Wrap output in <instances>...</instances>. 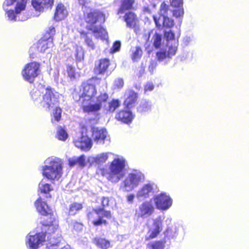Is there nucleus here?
Listing matches in <instances>:
<instances>
[{
	"label": "nucleus",
	"instance_id": "1",
	"mask_svg": "<svg viewBox=\"0 0 249 249\" xmlns=\"http://www.w3.org/2000/svg\"><path fill=\"white\" fill-rule=\"evenodd\" d=\"M31 96L35 104L40 105L44 110L49 111L57 105L60 94L51 87L40 85L31 91Z\"/></svg>",
	"mask_w": 249,
	"mask_h": 249
},
{
	"label": "nucleus",
	"instance_id": "2",
	"mask_svg": "<svg viewBox=\"0 0 249 249\" xmlns=\"http://www.w3.org/2000/svg\"><path fill=\"white\" fill-rule=\"evenodd\" d=\"M159 17H153L154 20L157 28L164 27L170 29L174 25V21L172 17L176 18H182L184 15V9L180 8L173 11L170 6L163 2L160 7Z\"/></svg>",
	"mask_w": 249,
	"mask_h": 249
},
{
	"label": "nucleus",
	"instance_id": "3",
	"mask_svg": "<svg viewBox=\"0 0 249 249\" xmlns=\"http://www.w3.org/2000/svg\"><path fill=\"white\" fill-rule=\"evenodd\" d=\"M63 161L56 157L47 158L41 167L42 175L52 181H58L63 174Z\"/></svg>",
	"mask_w": 249,
	"mask_h": 249
},
{
	"label": "nucleus",
	"instance_id": "4",
	"mask_svg": "<svg viewBox=\"0 0 249 249\" xmlns=\"http://www.w3.org/2000/svg\"><path fill=\"white\" fill-rule=\"evenodd\" d=\"M125 162L124 157L117 156L110 163L108 171L104 169H101L102 175L111 182H118L124 175Z\"/></svg>",
	"mask_w": 249,
	"mask_h": 249
},
{
	"label": "nucleus",
	"instance_id": "5",
	"mask_svg": "<svg viewBox=\"0 0 249 249\" xmlns=\"http://www.w3.org/2000/svg\"><path fill=\"white\" fill-rule=\"evenodd\" d=\"M49 221H43L42 222V232L44 231L46 237L47 236L48 243L47 247L48 249H56L59 243V230L58 224L55 220V215L49 217Z\"/></svg>",
	"mask_w": 249,
	"mask_h": 249
},
{
	"label": "nucleus",
	"instance_id": "6",
	"mask_svg": "<svg viewBox=\"0 0 249 249\" xmlns=\"http://www.w3.org/2000/svg\"><path fill=\"white\" fill-rule=\"evenodd\" d=\"M144 175L140 170H134L125 177L120 185V190L123 192H129L137 188L144 180Z\"/></svg>",
	"mask_w": 249,
	"mask_h": 249
},
{
	"label": "nucleus",
	"instance_id": "7",
	"mask_svg": "<svg viewBox=\"0 0 249 249\" xmlns=\"http://www.w3.org/2000/svg\"><path fill=\"white\" fill-rule=\"evenodd\" d=\"M85 20L87 23L90 24V30L93 31L96 37H100L102 39H105L107 36L106 30L101 26L94 25L97 21H105V15L102 13L96 10L90 11L88 13Z\"/></svg>",
	"mask_w": 249,
	"mask_h": 249
},
{
	"label": "nucleus",
	"instance_id": "8",
	"mask_svg": "<svg viewBox=\"0 0 249 249\" xmlns=\"http://www.w3.org/2000/svg\"><path fill=\"white\" fill-rule=\"evenodd\" d=\"M55 30L54 27L51 26L47 30L46 35L43 38L40 39L37 43L36 46L32 47L30 50V56L34 58L36 55L34 52L37 50L38 52L43 53L46 52L49 53L50 49L53 46V36L55 34Z\"/></svg>",
	"mask_w": 249,
	"mask_h": 249
},
{
	"label": "nucleus",
	"instance_id": "9",
	"mask_svg": "<svg viewBox=\"0 0 249 249\" xmlns=\"http://www.w3.org/2000/svg\"><path fill=\"white\" fill-rule=\"evenodd\" d=\"M98 80L97 78L93 77L82 84V93L79 99V100H82V104L85 101L88 104L89 102L93 101L94 96L96 93L95 83Z\"/></svg>",
	"mask_w": 249,
	"mask_h": 249
},
{
	"label": "nucleus",
	"instance_id": "10",
	"mask_svg": "<svg viewBox=\"0 0 249 249\" xmlns=\"http://www.w3.org/2000/svg\"><path fill=\"white\" fill-rule=\"evenodd\" d=\"M111 217L110 211H105L103 209L93 210L88 213L89 219L91 221L94 226H99L102 224H106L107 222L104 218L109 219Z\"/></svg>",
	"mask_w": 249,
	"mask_h": 249
},
{
	"label": "nucleus",
	"instance_id": "11",
	"mask_svg": "<svg viewBox=\"0 0 249 249\" xmlns=\"http://www.w3.org/2000/svg\"><path fill=\"white\" fill-rule=\"evenodd\" d=\"M40 72L39 63H27L21 71L23 79L33 83Z\"/></svg>",
	"mask_w": 249,
	"mask_h": 249
},
{
	"label": "nucleus",
	"instance_id": "12",
	"mask_svg": "<svg viewBox=\"0 0 249 249\" xmlns=\"http://www.w3.org/2000/svg\"><path fill=\"white\" fill-rule=\"evenodd\" d=\"M21 0H5L3 4V8L6 12L8 19L12 21H17V15L19 14L22 11L24 10L25 7L21 9L19 7L17 8L18 3L20 2Z\"/></svg>",
	"mask_w": 249,
	"mask_h": 249
},
{
	"label": "nucleus",
	"instance_id": "13",
	"mask_svg": "<svg viewBox=\"0 0 249 249\" xmlns=\"http://www.w3.org/2000/svg\"><path fill=\"white\" fill-rule=\"evenodd\" d=\"M153 200L156 208L162 211H166L172 205L173 199L169 194L162 192L155 195Z\"/></svg>",
	"mask_w": 249,
	"mask_h": 249
},
{
	"label": "nucleus",
	"instance_id": "14",
	"mask_svg": "<svg viewBox=\"0 0 249 249\" xmlns=\"http://www.w3.org/2000/svg\"><path fill=\"white\" fill-rule=\"evenodd\" d=\"M108 98V95L106 93H101L96 98V102L94 104L89 102L88 104L87 102H83L82 105L83 110L84 112H89L92 111H97L99 110L103 104L106 102Z\"/></svg>",
	"mask_w": 249,
	"mask_h": 249
},
{
	"label": "nucleus",
	"instance_id": "15",
	"mask_svg": "<svg viewBox=\"0 0 249 249\" xmlns=\"http://www.w3.org/2000/svg\"><path fill=\"white\" fill-rule=\"evenodd\" d=\"M27 0H21V1L18 3L17 8L18 9L20 7L23 9L26 6ZM54 0H32V5L36 11L41 12L44 9L52 8L53 5Z\"/></svg>",
	"mask_w": 249,
	"mask_h": 249
},
{
	"label": "nucleus",
	"instance_id": "16",
	"mask_svg": "<svg viewBox=\"0 0 249 249\" xmlns=\"http://www.w3.org/2000/svg\"><path fill=\"white\" fill-rule=\"evenodd\" d=\"M46 241V235L44 232L34 234L31 232L26 236V245L32 249H37L40 245Z\"/></svg>",
	"mask_w": 249,
	"mask_h": 249
},
{
	"label": "nucleus",
	"instance_id": "17",
	"mask_svg": "<svg viewBox=\"0 0 249 249\" xmlns=\"http://www.w3.org/2000/svg\"><path fill=\"white\" fill-rule=\"evenodd\" d=\"M156 185L153 182L145 183L137 192L136 197L140 201H143L150 198L154 193Z\"/></svg>",
	"mask_w": 249,
	"mask_h": 249
},
{
	"label": "nucleus",
	"instance_id": "18",
	"mask_svg": "<svg viewBox=\"0 0 249 249\" xmlns=\"http://www.w3.org/2000/svg\"><path fill=\"white\" fill-rule=\"evenodd\" d=\"M154 211L155 207L152 202L145 201L139 205L136 214L138 217L144 219L150 216Z\"/></svg>",
	"mask_w": 249,
	"mask_h": 249
},
{
	"label": "nucleus",
	"instance_id": "19",
	"mask_svg": "<svg viewBox=\"0 0 249 249\" xmlns=\"http://www.w3.org/2000/svg\"><path fill=\"white\" fill-rule=\"evenodd\" d=\"M73 143L76 147L84 151H89L92 146V142L90 138L83 133L80 136L74 139Z\"/></svg>",
	"mask_w": 249,
	"mask_h": 249
},
{
	"label": "nucleus",
	"instance_id": "20",
	"mask_svg": "<svg viewBox=\"0 0 249 249\" xmlns=\"http://www.w3.org/2000/svg\"><path fill=\"white\" fill-rule=\"evenodd\" d=\"M113 155V154L111 152H103L95 156L89 157L88 160L90 164H95L101 170L102 169V167L106 162L108 159Z\"/></svg>",
	"mask_w": 249,
	"mask_h": 249
},
{
	"label": "nucleus",
	"instance_id": "21",
	"mask_svg": "<svg viewBox=\"0 0 249 249\" xmlns=\"http://www.w3.org/2000/svg\"><path fill=\"white\" fill-rule=\"evenodd\" d=\"M43 199V196L40 195L39 198L35 203V207L38 212L42 215L47 216L49 217H51V216L55 215L52 210Z\"/></svg>",
	"mask_w": 249,
	"mask_h": 249
},
{
	"label": "nucleus",
	"instance_id": "22",
	"mask_svg": "<svg viewBox=\"0 0 249 249\" xmlns=\"http://www.w3.org/2000/svg\"><path fill=\"white\" fill-rule=\"evenodd\" d=\"M162 230V221L160 217L154 220L153 224L150 228L146 236V239L155 238Z\"/></svg>",
	"mask_w": 249,
	"mask_h": 249
},
{
	"label": "nucleus",
	"instance_id": "23",
	"mask_svg": "<svg viewBox=\"0 0 249 249\" xmlns=\"http://www.w3.org/2000/svg\"><path fill=\"white\" fill-rule=\"evenodd\" d=\"M107 134V132L104 128L94 127L92 129V138L97 144H104Z\"/></svg>",
	"mask_w": 249,
	"mask_h": 249
},
{
	"label": "nucleus",
	"instance_id": "24",
	"mask_svg": "<svg viewBox=\"0 0 249 249\" xmlns=\"http://www.w3.org/2000/svg\"><path fill=\"white\" fill-rule=\"evenodd\" d=\"M116 119L125 124L130 123L134 118V115L128 108L120 111L116 115Z\"/></svg>",
	"mask_w": 249,
	"mask_h": 249
},
{
	"label": "nucleus",
	"instance_id": "25",
	"mask_svg": "<svg viewBox=\"0 0 249 249\" xmlns=\"http://www.w3.org/2000/svg\"><path fill=\"white\" fill-rule=\"evenodd\" d=\"M124 19L126 22V27L129 28L136 27L138 18L136 15L131 11L126 12L124 16Z\"/></svg>",
	"mask_w": 249,
	"mask_h": 249
},
{
	"label": "nucleus",
	"instance_id": "26",
	"mask_svg": "<svg viewBox=\"0 0 249 249\" xmlns=\"http://www.w3.org/2000/svg\"><path fill=\"white\" fill-rule=\"evenodd\" d=\"M126 99L124 101V105L127 108L132 107L137 100V94L134 91L129 90L126 91Z\"/></svg>",
	"mask_w": 249,
	"mask_h": 249
},
{
	"label": "nucleus",
	"instance_id": "27",
	"mask_svg": "<svg viewBox=\"0 0 249 249\" xmlns=\"http://www.w3.org/2000/svg\"><path fill=\"white\" fill-rule=\"evenodd\" d=\"M111 63H96L94 68V72L96 74H104L105 72L110 73L116 67L115 63H112L113 66L109 71L108 69Z\"/></svg>",
	"mask_w": 249,
	"mask_h": 249
},
{
	"label": "nucleus",
	"instance_id": "28",
	"mask_svg": "<svg viewBox=\"0 0 249 249\" xmlns=\"http://www.w3.org/2000/svg\"><path fill=\"white\" fill-rule=\"evenodd\" d=\"M68 15V12L62 3L58 4L56 6L54 15L56 21H60L65 18Z\"/></svg>",
	"mask_w": 249,
	"mask_h": 249
},
{
	"label": "nucleus",
	"instance_id": "29",
	"mask_svg": "<svg viewBox=\"0 0 249 249\" xmlns=\"http://www.w3.org/2000/svg\"><path fill=\"white\" fill-rule=\"evenodd\" d=\"M152 107L151 102L146 100H142L139 103L137 109L138 112L143 113L150 111Z\"/></svg>",
	"mask_w": 249,
	"mask_h": 249
},
{
	"label": "nucleus",
	"instance_id": "30",
	"mask_svg": "<svg viewBox=\"0 0 249 249\" xmlns=\"http://www.w3.org/2000/svg\"><path fill=\"white\" fill-rule=\"evenodd\" d=\"M52 190L51 185L47 183H45L43 180L41 181L38 185V191L40 193L39 196L44 197V195H45L46 197L50 196L49 192Z\"/></svg>",
	"mask_w": 249,
	"mask_h": 249
},
{
	"label": "nucleus",
	"instance_id": "31",
	"mask_svg": "<svg viewBox=\"0 0 249 249\" xmlns=\"http://www.w3.org/2000/svg\"><path fill=\"white\" fill-rule=\"evenodd\" d=\"M85 156L81 155L79 157H73L69 159V164L70 166H73L78 165L80 166L84 167L85 165Z\"/></svg>",
	"mask_w": 249,
	"mask_h": 249
},
{
	"label": "nucleus",
	"instance_id": "32",
	"mask_svg": "<svg viewBox=\"0 0 249 249\" xmlns=\"http://www.w3.org/2000/svg\"><path fill=\"white\" fill-rule=\"evenodd\" d=\"M134 3V0H123L121 6L118 10V14H123L126 11L132 9Z\"/></svg>",
	"mask_w": 249,
	"mask_h": 249
},
{
	"label": "nucleus",
	"instance_id": "33",
	"mask_svg": "<svg viewBox=\"0 0 249 249\" xmlns=\"http://www.w3.org/2000/svg\"><path fill=\"white\" fill-rule=\"evenodd\" d=\"M120 106V102L118 99H113L105 105L104 107L107 112H113Z\"/></svg>",
	"mask_w": 249,
	"mask_h": 249
},
{
	"label": "nucleus",
	"instance_id": "34",
	"mask_svg": "<svg viewBox=\"0 0 249 249\" xmlns=\"http://www.w3.org/2000/svg\"><path fill=\"white\" fill-rule=\"evenodd\" d=\"M178 229L176 226L169 227L165 232V235L169 239L176 238L178 234Z\"/></svg>",
	"mask_w": 249,
	"mask_h": 249
},
{
	"label": "nucleus",
	"instance_id": "35",
	"mask_svg": "<svg viewBox=\"0 0 249 249\" xmlns=\"http://www.w3.org/2000/svg\"><path fill=\"white\" fill-rule=\"evenodd\" d=\"M162 39V35L156 32L154 34L152 38L151 41L155 48L159 49L160 47Z\"/></svg>",
	"mask_w": 249,
	"mask_h": 249
},
{
	"label": "nucleus",
	"instance_id": "36",
	"mask_svg": "<svg viewBox=\"0 0 249 249\" xmlns=\"http://www.w3.org/2000/svg\"><path fill=\"white\" fill-rule=\"evenodd\" d=\"M95 244L102 249H107L110 246V242L104 238H96L94 240Z\"/></svg>",
	"mask_w": 249,
	"mask_h": 249
},
{
	"label": "nucleus",
	"instance_id": "37",
	"mask_svg": "<svg viewBox=\"0 0 249 249\" xmlns=\"http://www.w3.org/2000/svg\"><path fill=\"white\" fill-rule=\"evenodd\" d=\"M167 48L168 51H167V53L168 57L170 58L176 54L177 50V45L175 41H174L173 44L172 42H170V41H168Z\"/></svg>",
	"mask_w": 249,
	"mask_h": 249
},
{
	"label": "nucleus",
	"instance_id": "38",
	"mask_svg": "<svg viewBox=\"0 0 249 249\" xmlns=\"http://www.w3.org/2000/svg\"><path fill=\"white\" fill-rule=\"evenodd\" d=\"M75 66H77V63L69 64L67 68V72L68 76L71 78V80L74 79L76 75Z\"/></svg>",
	"mask_w": 249,
	"mask_h": 249
},
{
	"label": "nucleus",
	"instance_id": "39",
	"mask_svg": "<svg viewBox=\"0 0 249 249\" xmlns=\"http://www.w3.org/2000/svg\"><path fill=\"white\" fill-rule=\"evenodd\" d=\"M83 208L82 204L81 203L74 202L72 203L70 206L69 208V214L75 215L77 212L81 210Z\"/></svg>",
	"mask_w": 249,
	"mask_h": 249
},
{
	"label": "nucleus",
	"instance_id": "40",
	"mask_svg": "<svg viewBox=\"0 0 249 249\" xmlns=\"http://www.w3.org/2000/svg\"><path fill=\"white\" fill-rule=\"evenodd\" d=\"M148 249H163L164 243L162 241H156L147 245Z\"/></svg>",
	"mask_w": 249,
	"mask_h": 249
},
{
	"label": "nucleus",
	"instance_id": "41",
	"mask_svg": "<svg viewBox=\"0 0 249 249\" xmlns=\"http://www.w3.org/2000/svg\"><path fill=\"white\" fill-rule=\"evenodd\" d=\"M84 40L89 50H94L95 49V44L92 41L91 37L89 36V35L86 34L84 36Z\"/></svg>",
	"mask_w": 249,
	"mask_h": 249
},
{
	"label": "nucleus",
	"instance_id": "42",
	"mask_svg": "<svg viewBox=\"0 0 249 249\" xmlns=\"http://www.w3.org/2000/svg\"><path fill=\"white\" fill-rule=\"evenodd\" d=\"M57 137L59 140L64 141L68 137V134L61 127H59L57 131Z\"/></svg>",
	"mask_w": 249,
	"mask_h": 249
},
{
	"label": "nucleus",
	"instance_id": "43",
	"mask_svg": "<svg viewBox=\"0 0 249 249\" xmlns=\"http://www.w3.org/2000/svg\"><path fill=\"white\" fill-rule=\"evenodd\" d=\"M171 5L175 9H171L173 11L177 10L180 8L183 9L182 7L183 0H170Z\"/></svg>",
	"mask_w": 249,
	"mask_h": 249
},
{
	"label": "nucleus",
	"instance_id": "44",
	"mask_svg": "<svg viewBox=\"0 0 249 249\" xmlns=\"http://www.w3.org/2000/svg\"><path fill=\"white\" fill-rule=\"evenodd\" d=\"M156 57L158 61H163L165 58L168 57L167 50L161 49L156 53Z\"/></svg>",
	"mask_w": 249,
	"mask_h": 249
},
{
	"label": "nucleus",
	"instance_id": "45",
	"mask_svg": "<svg viewBox=\"0 0 249 249\" xmlns=\"http://www.w3.org/2000/svg\"><path fill=\"white\" fill-rule=\"evenodd\" d=\"M142 54V51L140 46H137L135 50L133 52L132 59L133 61L136 60L140 58Z\"/></svg>",
	"mask_w": 249,
	"mask_h": 249
},
{
	"label": "nucleus",
	"instance_id": "46",
	"mask_svg": "<svg viewBox=\"0 0 249 249\" xmlns=\"http://www.w3.org/2000/svg\"><path fill=\"white\" fill-rule=\"evenodd\" d=\"M175 34L171 30V29H169V31L165 30L164 31V36L166 38L168 41H170L169 40H171V41L170 42H174L175 40H173L175 38Z\"/></svg>",
	"mask_w": 249,
	"mask_h": 249
},
{
	"label": "nucleus",
	"instance_id": "47",
	"mask_svg": "<svg viewBox=\"0 0 249 249\" xmlns=\"http://www.w3.org/2000/svg\"><path fill=\"white\" fill-rule=\"evenodd\" d=\"M62 110L60 107H56L54 110L53 114L54 120L58 122L61 117Z\"/></svg>",
	"mask_w": 249,
	"mask_h": 249
},
{
	"label": "nucleus",
	"instance_id": "48",
	"mask_svg": "<svg viewBox=\"0 0 249 249\" xmlns=\"http://www.w3.org/2000/svg\"><path fill=\"white\" fill-rule=\"evenodd\" d=\"M124 85V80L122 78H118L114 82L113 86L115 88L118 89H122Z\"/></svg>",
	"mask_w": 249,
	"mask_h": 249
},
{
	"label": "nucleus",
	"instance_id": "49",
	"mask_svg": "<svg viewBox=\"0 0 249 249\" xmlns=\"http://www.w3.org/2000/svg\"><path fill=\"white\" fill-rule=\"evenodd\" d=\"M121 42L119 41H116L113 44L112 48L110 49L111 53H115L120 50L121 47Z\"/></svg>",
	"mask_w": 249,
	"mask_h": 249
},
{
	"label": "nucleus",
	"instance_id": "50",
	"mask_svg": "<svg viewBox=\"0 0 249 249\" xmlns=\"http://www.w3.org/2000/svg\"><path fill=\"white\" fill-rule=\"evenodd\" d=\"M154 88V85L152 82H148L144 86V92H150L153 90Z\"/></svg>",
	"mask_w": 249,
	"mask_h": 249
},
{
	"label": "nucleus",
	"instance_id": "51",
	"mask_svg": "<svg viewBox=\"0 0 249 249\" xmlns=\"http://www.w3.org/2000/svg\"><path fill=\"white\" fill-rule=\"evenodd\" d=\"M113 199L112 198L109 199L107 197H103L102 198V204L103 207H106L107 206H109V203L112 201Z\"/></svg>",
	"mask_w": 249,
	"mask_h": 249
},
{
	"label": "nucleus",
	"instance_id": "52",
	"mask_svg": "<svg viewBox=\"0 0 249 249\" xmlns=\"http://www.w3.org/2000/svg\"><path fill=\"white\" fill-rule=\"evenodd\" d=\"M73 228L76 231H81L83 228V225L80 223L74 221L72 223Z\"/></svg>",
	"mask_w": 249,
	"mask_h": 249
},
{
	"label": "nucleus",
	"instance_id": "53",
	"mask_svg": "<svg viewBox=\"0 0 249 249\" xmlns=\"http://www.w3.org/2000/svg\"><path fill=\"white\" fill-rule=\"evenodd\" d=\"M134 198H135V196L134 194H129L126 197V201L129 204H132L133 203Z\"/></svg>",
	"mask_w": 249,
	"mask_h": 249
},
{
	"label": "nucleus",
	"instance_id": "54",
	"mask_svg": "<svg viewBox=\"0 0 249 249\" xmlns=\"http://www.w3.org/2000/svg\"><path fill=\"white\" fill-rule=\"evenodd\" d=\"M138 71H139V73L137 74L139 77L141 76L144 73L145 69L142 64L141 65V66L138 68Z\"/></svg>",
	"mask_w": 249,
	"mask_h": 249
},
{
	"label": "nucleus",
	"instance_id": "55",
	"mask_svg": "<svg viewBox=\"0 0 249 249\" xmlns=\"http://www.w3.org/2000/svg\"><path fill=\"white\" fill-rule=\"evenodd\" d=\"M156 64L157 63H150L149 65L148 69L151 74L153 73L154 71L156 69L157 66Z\"/></svg>",
	"mask_w": 249,
	"mask_h": 249
},
{
	"label": "nucleus",
	"instance_id": "56",
	"mask_svg": "<svg viewBox=\"0 0 249 249\" xmlns=\"http://www.w3.org/2000/svg\"><path fill=\"white\" fill-rule=\"evenodd\" d=\"M90 0H78V2L80 5L84 6L86 7V4H88Z\"/></svg>",
	"mask_w": 249,
	"mask_h": 249
},
{
	"label": "nucleus",
	"instance_id": "57",
	"mask_svg": "<svg viewBox=\"0 0 249 249\" xmlns=\"http://www.w3.org/2000/svg\"><path fill=\"white\" fill-rule=\"evenodd\" d=\"M160 0H150V2H151L152 7L154 8L156 7L157 4L159 2Z\"/></svg>",
	"mask_w": 249,
	"mask_h": 249
},
{
	"label": "nucleus",
	"instance_id": "58",
	"mask_svg": "<svg viewBox=\"0 0 249 249\" xmlns=\"http://www.w3.org/2000/svg\"><path fill=\"white\" fill-rule=\"evenodd\" d=\"M61 249H70L69 246H65L63 248H61Z\"/></svg>",
	"mask_w": 249,
	"mask_h": 249
},
{
	"label": "nucleus",
	"instance_id": "59",
	"mask_svg": "<svg viewBox=\"0 0 249 249\" xmlns=\"http://www.w3.org/2000/svg\"><path fill=\"white\" fill-rule=\"evenodd\" d=\"M185 39L186 40V41H187L188 42H189L190 40V37H188V36H186L185 37Z\"/></svg>",
	"mask_w": 249,
	"mask_h": 249
},
{
	"label": "nucleus",
	"instance_id": "60",
	"mask_svg": "<svg viewBox=\"0 0 249 249\" xmlns=\"http://www.w3.org/2000/svg\"><path fill=\"white\" fill-rule=\"evenodd\" d=\"M27 19V18H21V19H20L19 18H18V20H21V21H24L25 20Z\"/></svg>",
	"mask_w": 249,
	"mask_h": 249
},
{
	"label": "nucleus",
	"instance_id": "61",
	"mask_svg": "<svg viewBox=\"0 0 249 249\" xmlns=\"http://www.w3.org/2000/svg\"><path fill=\"white\" fill-rule=\"evenodd\" d=\"M103 62H109V60L107 58H105Z\"/></svg>",
	"mask_w": 249,
	"mask_h": 249
},
{
	"label": "nucleus",
	"instance_id": "62",
	"mask_svg": "<svg viewBox=\"0 0 249 249\" xmlns=\"http://www.w3.org/2000/svg\"><path fill=\"white\" fill-rule=\"evenodd\" d=\"M31 62H34V63H35V62H36V61H32Z\"/></svg>",
	"mask_w": 249,
	"mask_h": 249
}]
</instances>
